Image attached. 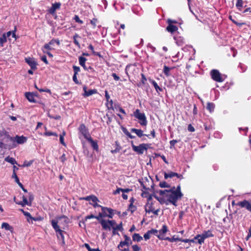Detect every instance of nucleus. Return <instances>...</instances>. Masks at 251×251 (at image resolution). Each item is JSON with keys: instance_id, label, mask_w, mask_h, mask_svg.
Here are the masks:
<instances>
[{"instance_id": "c85d7f7f", "label": "nucleus", "mask_w": 251, "mask_h": 251, "mask_svg": "<svg viewBox=\"0 0 251 251\" xmlns=\"http://www.w3.org/2000/svg\"><path fill=\"white\" fill-rule=\"evenodd\" d=\"M91 200L94 202V203H90V204L93 205L94 207L100 206V205L98 204V202L99 201L96 196L92 195Z\"/></svg>"}, {"instance_id": "864d4df0", "label": "nucleus", "mask_w": 251, "mask_h": 251, "mask_svg": "<svg viewBox=\"0 0 251 251\" xmlns=\"http://www.w3.org/2000/svg\"><path fill=\"white\" fill-rule=\"evenodd\" d=\"M33 162V160H30L29 161H25L23 165V167H29L30 166Z\"/></svg>"}, {"instance_id": "5fc2aeb1", "label": "nucleus", "mask_w": 251, "mask_h": 251, "mask_svg": "<svg viewBox=\"0 0 251 251\" xmlns=\"http://www.w3.org/2000/svg\"><path fill=\"white\" fill-rule=\"evenodd\" d=\"M98 22V20L96 18H93L91 20L90 23L93 25V27L95 28L96 26V23Z\"/></svg>"}, {"instance_id": "aec40b11", "label": "nucleus", "mask_w": 251, "mask_h": 251, "mask_svg": "<svg viewBox=\"0 0 251 251\" xmlns=\"http://www.w3.org/2000/svg\"><path fill=\"white\" fill-rule=\"evenodd\" d=\"M79 64L85 70L88 71V68L85 65V62L87 61V59L83 56H79L78 58ZM89 69H92L91 67H89Z\"/></svg>"}, {"instance_id": "20e7f679", "label": "nucleus", "mask_w": 251, "mask_h": 251, "mask_svg": "<svg viewBox=\"0 0 251 251\" xmlns=\"http://www.w3.org/2000/svg\"><path fill=\"white\" fill-rule=\"evenodd\" d=\"M214 235L212 234L211 230H204L201 234H197L195 236V239H198V243L201 245L204 243L206 238L212 237Z\"/></svg>"}, {"instance_id": "f704fd0d", "label": "nucleus", "mask_w": 251, "mask_h": 251, "mask_svg": "<svg viewBox=\"0 0 251 251\" xmlns=\"http://www.w3.org/2000/svg\"><path fill=\"white\" fill-rule=\"evenodd\" d=\"M77 38H80V36L78 34L75 33L73 36L74 43L77 47L80 48V45L79 43L77 41Z\"/></svg>"}, {"instance_id": "393cba45", "label": "nucleus", "mask_w": 251, "mask_h": 251, "mask_svg": "<svg viewBox=\"0 0 251 251\" xmlns=\"http://www.w3.org/2000/svg\"><path fill=\"white\" fill-rule=\"evenodd\" d=\"M25 97L30 102H35V96L34 94L30 92H26L25 93Z\"/></svg>"}, {"instance_id": "ea45409f", "label": "nucleus", "mask_w": 251, "mask_h": 251, "mask_svg": "<svg viewBox=\"0 0 251 251\" xmlns=\"http://www.w3.org/2000/svg\"><path fill=\"white\" fill-rule=\"evenodd\" d=\"M7 41V38L6 36V34L5 33L3 34L0 37V46L2 47L3 44Z\"/></svg>"}, {"instance_id": "8fccbe9b", "label": "nucleus", "mask_w": 251, "mask_h": 251, "mask_svg": "<svg viewBox=\"0 0 251 251\" xmlns=\"http://www.w3.org/2000/svg\"><path fill=\"white\" fill-rule=\"evenodd\" d=\"M108 222L110 224V225H111V229L113 227H115L117 226L116 222L115 220H108Z\"/></svg>"}, {"instance_id": "7c9ffc66", "label": "nucleus", "mask_w": 251, "mask_h": 251, "mask_svg": "<svg viewBox=\"0 0 251 251\" xmlns=\"http://www.w3.org/2000/svg\"><path fill=\"white\" fill-rule=\"evenodd\" d=\"M1 227L4 228L6 230H9L11 232L13 231V227L10 226L9 224L7 223H3L1 224Z\"/></svg>"}, {"instance_id": "4468645a", "label": "nucleus", "mask_w": 251, "mask_h": 251, "mask_svg": "<svg viewBox=\"0 0 251 251\" xmlns=\"http://www.w3.org/2000/svg\"><path fill=\"white\" fill-rule=\"evenodd\" d=\"M125 241H121L120 244L118 246V248L120 250V248H123L124 246L126 245L128 246L129 245L132 244V242L130 237L125 234L124 235Z\"/></svg>"}, {"instance_id": "7ed1b4c3", "label": "nucleus", "mask_w": 251, "mask_h": 251, "mask_svg": "<svg viewBox=\"0 0 251 251\" xmlns=\"http://www.w3.org/2000/svg\"><path fill=\"white\" fill-rule=\"evenodd\" d=\"M133 116L139 120V123L142 126H146L148 124L147 118L144 113H141L139 109H137L133 112Z\"/></svg>"}, {"instance_id": "13d9d810", "label": "nucleus", "mask_w": 251, "mask_h": 251, "mask_svg": "<svg viewBox=\"0 0 251 251\" xmlns=\"http://www.w3.org/2000/svg\"><path fill=\"white\" fill-rule=\"evenodd\" d=\"M204 129L206 131L210 130H212L213 129V126H212L211 125H207L204 124Z\"/></svg>"}, {"instance_id": "c9c22d12", "label": "nucleus", "mask_w": 251, "mask_h": 251, "mask_svg": "<svg viewBox=\"0 0 251 251\" xmlns=\"http://www.w3.org/2000/svg\"><path fill=\"white\" fill-rule=\"evenodd\" d=\"M165 240H168L170 242H176V241H180V240H181V238H178V237L176 238L175 236L174 235L173 236V237H172V238H170L169 237H166Z\"/></svg>"}, {"instance_id": "774afa93", "label": "nucleus", "mask_w": 251, "mask_h": 251, "mask_svg": "<svg viewBox=\"0 0 251 251\" xmlns=\"http://www.w3.org/2000/svg\"><path fill=\"white\" fill-rule=\"evenodd\" d=\"M150 235H151V234H150V233L149 232V230H148V231L146 233H145V234H144V237L145 239L146 240H147L149 239L150 238V237H151Z\"/></svg>"}, {"instance_id": "a19ab883", "label": "nucleus", "mask_w": 251, "mask_h": 251, "mask_svg": "<svg viewBox=\"0 0 251 251\" xmlns=\"http://www.w3.org/2000/svg\"><path fill=\"white\" fill-rule=\"evenodd\" d=\"M122 130L124 132V133L130 139H134L135 138V136L133 135H132L127 130V129L125 127L122 128Z\"/></svg>"}, {"instance_id": "4d7b16f0", "label": "nucleus", "mask_w": 251, "mask_h": 251, "mask_svg": "<svg viewBox=\"0 0 251 251\" xmlns=\"http://www.w3.org/2000/svg\"><path fill=\"white\" fill-rule=\"evenodd\" d=\"M178 141L176 140H173L170 141V148H174L175 145L176 143H177Z\"/></svg>"}, {"instance_id": "9d476101", "label": "nucleus", "mask_w": 251, "mask_h": 251, "mask_svg": "<svg viewBox=\"0 0 251 251\" xmlns=\"http://www.w3.org/2000/svg\"><path fill=\"white\" fill-rule=\"evenodd\" d=\"M55 43H56L58 46L60 45L59 40L58 39H52L48 43L45 44L43 48L47 50H54V49L51 46H53Z\"/></svg>"}, {"instance_id": "f3484780", "label": "nucleus", "mask_w": 251, "mask_h": 251, "mask_svg": "<svg viewBox=\"0 0 251 251\" xmlns=\"http://www.w3.org/2000/svg\"><path fill=\"white\" fill-rule=\"evenodd\" d=\"M100 224L103 229L109 231L111 230V225H110V224L108 222V220L101 219L100 221Z\"/></svg>"}, {"instance_id": "603ef678", "label": "nucleus", "mask_w": 251, "mask_h": 251, "mask_svg": "<svg viewBox=\"0 0 251 251\" xmlns=\"http://www.w3.org/2000/svg\"><path fill=\"white\" fill-rule=\"evenodd\" d=\"M12 177L15 179V181L17 182V184L20 182L16 173L12 174Z\"/></svg>"}, {"instance_id": "052dcab7", "label": "nucleus", "mask_w": 251, "mask_h": 251, "mask_svg": "<svg viewBox=\"0 0 251 251\" xmlns=\"http://www.w3.org/2000/svg\"><path fill=\"white\" fill-rule=\"evenodd\" d=\"M42 51L44 53L47 54L49 57H53V55L50 52V50H47L44 49V48H42Z\"/></svg>"}, {"instance_id": "39448f33", "label": "nucleus", "mask_w": 251, "mask_h": 251, "mask_svg": "<svg viewBox=\"0 0 251 251\" xmlns=\"http://www.w3.org/2000/svg\"><path fill=\"white\" fill-rule=\"evenodd\" d=\"M131 147L135 152L138 154H142L144 151H147L148 149L149 145L148 144L142 143L136 146L133 144V141H131Z\"/></svg>"}, {"instance_id": "dca6fc26", "label": "nucleus", "mask_w": 251, "mask_h": 251, "mask_svg": "<svg viewBox=\"0 0 251 251\" xmlns=\"http://www.w3.org/2000/svg\"><path fill=\"white\" fill-rule=\"evenodd\" d=\"M135 201V199L133 197L131 198L129 201L130 203L128 206L127 210L130 211L131 213H133L137 209V207L133 204Z\"/></svg>"}, {"instance_id": "6e6d98bb", "label": "nucleus", "mask_w": 251, "mask_h": 251, "mask_svg": "<svg viewBox=\"0 0 251 251\" xmlns=\"http://www.w3.org/2000/svg\"><path fill=\"white\" fill-rule=\"evenodd\" d=\"M133 251H140L141 250V247L137 245H134L132 246Z\"/></svg>"}, {"instance_id": "e433bc0d", "label": "nucleus", "mask_w": 251, "mask_h": 251, "mask_svg": "<svg viewBox=\"0 0 251 251\" xmlns=\"http://www.w3.org/2000/svg\"><path fill=\"white\" fill-rule=\"evenodd\" d=\"M236 6L239 11H241L243 7V0H236Z\"/></svg>"}, {"instance_id": "cd10ccee", "label": "nucleus", "mask_w": 251, "mask_h": 251, "mask_svg": "<svg viewBox=\"0 0 251 251\" xmlns=\"http://www.w3.org/2000/svg\"><path fill=\"white\" fill-rule=\"evenodd\" d=\"M174 68V67L170 68V67L167 66L166 65H164L163 67V72L164 74H165V75L167 77H168L171 75V74H170L171 70H172Z\"/></svg>"}, {"instance_id": "f8f14e48", "label": "nucleus", "mask_w": 251, "mask_h": 251, "mask_svg": "<svg viewBox=\"0 0 251 251\" xmlns=\"http://www.w3.org/2000/svg\"><path fill=\"white\" fill-rule=\"evenodd\" d=\"M25 61L30 67L32 70H35L37 69V63L33 58H25Z\"/></svg>"}, {"instance_id": "ddd939ff", "label": "nucleus", "mask_w": 251, "mask_h": 251, "mask_svg": "<svg viewBox=\"0 0 251 251\" xmlns=\"http://www.w3.org/2000/svg\"><path fill=\"white\" fill-rule=\"evenodd\" d=\"M168 231V227L166 225H164L162 226V228L158 231V235H156V236L160 240H165L166 237H165L164 234Z\"/></svg>"}, {"instance_id": "2f4dec72", "label": "nucleus", "mask_w": 251, "mask_h": 251, "mask_svg": "<svg viewBox=\"0 0 251 251\" xmlns=\"http://www.w3.org/2000/svg\"><path fill=\"white\" fill-rule=\"evenodd\" d=\"M143 239V237L138 233H134L132 235V240L134 241L140 242Z\"/></svg>"}, {"instance_id": "a878e982", "label": "nucleus", "mask_w": 251, "mask_h": 251, "mask_svg": "<svg viewBox=\"0 0 251 251\" xmlns=\"http://www.w3.org/2000/svg\"><path fill=\"white\" fill-rule=\"evenodd\" d=\"M149 81L150 83H151L154 87V88L157 93H159V91H163V89L158 85L157 83L156 82L155 80L151 79H149Z\"/></svg>"}, {"instance_id": "4be33fe9", "label": "nucleus", "mask_w": 251, "mask_h": 251, "mask_svg": "<svg viewBox=\"0 0 251 251\" xmlns=\"http://www.w3.org/2000/svg\"><path fill=\"white\" fill-rule=\"evenodd\" d=\"M130 130L131 132L135 133L139 137H141L143 136L149 137V135L143 134V131L140 129L132 128Z\"/></svg>"}, {"instance_id": "09e8293b", "label": "nucleus", "mask_w": 251, "mask_h": 251, "mask_svg": "<svg viewBox=\"0 0 251 251\" xmlns=\"http://www.w3.org/2000/svg\"><path fill=\"white\" fill-rule=\"evenodd\" d=\"M73 19L76 23H78L80 24H82L83 23V22L79 19L78 15H75Z\"/></svg>"}, {"instance_id": "72a5a7b5", "label": "nucleus", "mask_w": 251, "mask_h": 251, "mask_svg": "<svg viewBox=\"0 0 251 251\" xmlns=\"http://www.w3.org/2000/svg\"><path fill=\"white\" fill-rule=\"evenodd\" d=\"M215 108V105L212 102H208L206 105V109L210 112L214 111Z\"/></svg>"}, {"instance_id": "338daca9", "label": "nucleus", "mask_w": 251, "mask_h": 251, "mask_svg": "<svg viewBox=\"0 0 251 251\" xmlns=\"http://www.w3.org/2000/svg\"><path fill=\"white\" fill-rule=\"evenodd\" d=\"M24 215L27 217V221L28 222H29V219H31V218H32V216L31 215L30 213H29L28 212L26 211L25 213H24Z\"/></svg>"}, {"instance_id": "f03ea898", "label": "nucleus", "mask_w": 251, "mask_h": 251, "mask_svg": "<svg viewBox=\"0 0 251 251\" xmlns=\"http://www.w3.org/2000/svg\"><path fill=\"white\" fill-rule=\"evenodd\" d=\"M61 219H64V221L65 223H68V218L65 215H62L61 216L57 217V221L55 220H52L51 221V224L53 228L54 229L55 231L57 234V238L60 239V238L61 240H62V243L65 244V238L63 235V233L65 232V231H63V230H61L59 226L58 225V220Z\"/></svg>"}, {"instance_id": "58836bf2", "label": "nucleus", "mask_w": 251, "mask_h": 251, "mask_svg": "<svg viewBox=\"0 0 251 251\" xmlns=\"http://www.w3.org/2000/svg\"><path fill=\"white\" fill-rule=\"evenodd\" d=\"M144 195H145V197L147 198V202H151L152 201V196L151 195H150L148 192H144L142 194V196L143 197Z\"/></svg>"}, {"instance_id": "69168bd1", "label": "nucleus", "mask_w": 251, "mask_h": 251, "mask_svg": "<svg viewBox=\"0 0 251 251\" xmlns=\"http://www.w3.org/2000/svg\"><path fill=\"white\" fill-rule=\"evenodd\" d=\"M150 234H154L156 236V235H158V231L155 229H152L151 230H149Z\"/></svg>"}, {"instance_id": "473e14b6", "label": "nucleus", "mask_w": 251, "mask_h": 251, "mask_svg": "<svg viewBox=\"0 0 251 251\" xmlns=\"http://www.w3.org/2000/svg\"><path fill=\"white\" fill-rule=\"evenodd\" d=\"M4 160L12 165L17 164V162L16 160L14 158L11 157L9 156L5 157Z\"/></svg>"}, {"instance_id": "1a4fd4ad", "label": "nucleus", "mask_w": 251, "mask_h": 251, "mask_svg": "<svg viewBox=\"0 0 251 251\" xmlns=\"http://www.w3.org/2000/svg\"><path fill=\"white\" fill-rule=\"evenodd\" d=\"M236 205L241 208H245L248 211L251 212V201L244 200L242 201H238Z\"/></svg>"}, {"instance_id": "412c9836", "label": "nucleus", "mask_w": 251, "mask_h": 251, "mask_svg": "<svg viewBox=\"0 0 251 251\" xmlns=\"http://www.w3.org/2000/svg\"><path fill=\"white\" fill-rule=\"evenodd\" d=\"M86 140H88L91 143V146L94 149V150L98 151L99 146L97 141L93 140L91 136L89 137Z\"/></svg>"}, {"instance_id": "bf43d9fd", "label": "nucleus", "mask_w": 251, "mask_h": 251, "mask_svg": "<svg viewBox=\"0 0 251 251\" xmlns=\"http://www.w3.org/2000/svg\"><path fill=\"white\" fill-rule=\"evenodd\" d=\"M115 228L118 229V230L119 231H122L123 230V224H122V223L121 222L120 224H119V225H117V226H116Z\"/></svg>"}, {"instance_id": "37998d69", "label": "nucleus", "mask_w": 251, "mask_h": 251, "mask_svg": "<svg viewBox=\"0 0 251 251\" xmlns=\"http://www.w3.org/2000/svg\"><path fill=\"white\" fill-rule=\"evenodd\" d=\"M44 134L46 136H54L55 137L58 136V134L55 132H51L50 131H47L44 133Z\"/></svg>"}, {"instance_id": "6e6552de", "label": "nucleus", "mask_w": 251, "mask_h": 251, "mask_svg": "<svg viewBox=\"0 0 251 251\" xmlns=\"http://www.w3.org/2000/svg\"><path fill=\"white\" fill-rule=\"evenodd\" d=\"M11 141L16 142L18 144H23L27 141V137L22 135L21 136L16 135L15 137L9 136L8 137Z\"/></svg>"}, {"instance_id": "6ab92c4d", "label": "nucleus", "mask_w": 251, "mask_h": 251, "mask_svg": "<svg viewBox=\"0 0 251 251\" xmlns=\"http://www.w3.org/2000/svg\"><path fill=\"white\" fill-rule=\"evenodd\" d=\"M155 202L151 201V202H147L145 205V211L147 213H151V211H153V210L154 209V207L153 206Z\"/></svg>"}, {"instance_id": "c756f323", "label": "nucleus", "mask_w": 251, "mask_h": 251, "mask_svg": "<svg viewBox=\"0 0 251 251\" xmlns=\"http://www.w3.org/2000/svg\"><path fill=\"white\" fill-rule=\"evenodd\" d=\"M177 176V173L171 171L169 172L168 173H167L166 172L164 173V178L166 179H168V178H172Z\"/></svg>"}, {"instance_id": "9b49d317", "label": "nucleus", "mask_w": 251, "mask_h": 251, "mask_svg": "<svg viewBox=\"0 0 251 251\" xmlns=\"http://www.w3.org/2000/svg\"><path fill=\"white\" fill-rule=\"evenodd\" d=\"M78 129L86 139L91 136L87 128L86 127L84 124H81L79 127Z\"/></svg>"}, {"instance_id": "f257e3e1", "label": "nucleus", "mask_w": 251, "mask_h": 251, "mask_svg": "<svg viewBox=\"0 0 251 251\" xmlns=\"http://www.w3.org/2000/svg\"><path fill=\"white\" fill-rule=\"evenodd\" d=\"M175 187L173 186L169 190H160L158 192L160 196H164L167 198V200L170 203L174 206H177V201L178 200H180L182 197L174 191Z\"/></svg>"}, {"instance_id": "680f3d73", "label": "nucleus", "mask_w": 251, "mask_h": 251, "mask_svg": "<svg viewBox=\"0 0 251 251\" xmlns=\"http://www.w3.org/2000/svg\"><path fill=\"white\" fill-rule=\"evenodd\" d=\"M60 161L63 163H64L66 160H67V158L66 157V154L65 153H63L61 156V157H60Z\"/></svg>"}, {"instance_id": "a211bd4d", "label": "nucleus", "mask_w": 251, "mask_h": 251, "mask_svg": "<svg viewBox=\"0 0 251 251\" xmlns=\"http://www.w3.org/2000/svg\"><path fill=\"white\" fill-rule=\"evenodd\" d=\"M174 38L176 44L179 46H182L185 44V39L182 37L176 36Z\"/></svg>"}, {"instance_id": "b1692460", "label": "nucleus", "mask_w": 251, "mask_h": 251, "mask_svg": "<svg viewBox=\"0 0 251 251\" xmlns=\"http://www.w3.org/2000/svg\"><path fill=\"white\" fill-rule=\"evenodd\" d=\"M83 89L84 92L83 96L85 97L92 95L93 94L96 93V90H95L91 89V90H89L87 91V88L86 86H84L83 88Z\"/></svg>"}, {"instance_id": "de8ad7c7", "label": "nucleus", "mask_w": 251, "mask_h": 251, "mask_svg": "<svg viewBox=\"0 0 251 251\" xmlns=\"http://www.w3.org/2000/svg\"><path fill=\"white\" fill-rule=\"evenodd\" d=\"M106 214H104L101 213H99V215L98 216H95V218L97 219L98 221L100 222V221L102 219V218L105 217Z\"/></svg>"}, {"instance_id": "0eeeda50", "label": "nucleus", "mask_w": 251, "mask_h": 251, "mask_svg": "<svg viewBox=\"0 0 251 251\" xmlns=\"http://www.w3.org/2000/svg\"><path fill=\"white\" fill-rule=\"evenodd\" d=\"M28 195L29 201H28L26 197L23 196L22 197L23 201L17 202V204L21 205L23 207H24L25 205L31 206L32 204V202L34 200V196L32 193L30 192L28 193Z\"/></svg>"}, {"instance_id": "2eb2a0df", "label": "nucleus", "mask_w": 251, "mask_h": 251, "mask_svg": "<svg viewBox=\"0 0 251 251\" xmlns=\"http://www.w3.org/2000/svg\"><path fill=\"white\" fill-rule=\"evenodd\" d=\"M61 3L60 2H56L52 4L51 7L49 9V12L51 14H53L56 10L60 9Z\"/></svg>"}, {"instance_id": "49530a36", "label": "nucleus", "mask_w": 251, "mask_h": 251, "mask_svg": "<svg viewBox=\"0 0 251 251\" xmlns=\"http://www.w3.org/2000/svg\"><path fill=\"white\" fill-rule=\"evenodd\" d=\"M106 106L109 109H114L113 107V101L112 100H109L108 101H107Z\"/></svg>"}, {"instance_id": "a18cd8bd", "label": "nucleus", "mask_w": 251, "mask_h": 251, "mask_svg": "<svg viewBox=\"0 0 251 251\" xmlns=\"http://www.w3.org/2000/svg\"><path fill=\"white\" fill-rule=\"evenodd\" d=\"M159 186L161 188H169L170 186L165 181H161L159 183Z\"/></svg>"}, {"instance_id": "bb28decb", "label": "nucleus", "mask_w": 251, "mask_h": 251, "mask_svg": "<svg viewBox=\"0 0 251 251\" xmlns=\"http://www.w3.org/2000/svg\"><path fill=\"white\" fill-rule=\"evenodd\" d=\"M102 209L104 210H107V211L108 213V214H106V217H108L109 218H113V215H114V210L108 207H102Z\"/></svg>"}, {"instance_id": "c03bdc74", "label": "nucleus", "mask_w": 251, "mask_h": 251, "mask_svg": "<svg viewBox=\"0 0 251 251\" xmlns=\"http://www.w3.org/2000/svg\"><path fill=\"white\" fill-rule=\"evenodd\" d=\"M174 191L180 195L181 197L183 196V194L181 192V187L180 185H178L176 188L175 187V189H174Z\"/></svg>"}, {"instance_id": "e2e57ef3", "label": "nucleus", "mask_w": 251, "mask_h": 251, "mask_svg": "<svg viewBox=\"0 0 251 251\" xmlns=\"http://www.w3.org/2000/svg\"><path fill=\"white\" fill-rule=\"evenodd\" d=\"M73 80L75 84H79V82L77 78V75L74 74V75L73 76Z\"/></svg>"}, {"instance_id": "0e129e2a", "label": "nucleus", "mask_w": 251, "mask_h": 251, "mask_svg": "<svg viewBox=\"0 0 251 251\" xmlns=\"http://www.w3.org/2000/svg\"><path fill=\"white\" fill-rule=\"evenodd\" d=\"M188 130L192 132L195 131V129L191 124H189L188 126Z\"/></svg>"}, {"instance_id": "3c124183", "label": "nucleus", "mask_w": 251, "mask_h": 251, "mask_svg": "<svg viewBox=\"0 0 251 251\" xmlns=\"http://www.w3.org/2000/svg\"><path fill=\"white\" fill-rule=\"evenodd\" d=\"M73 68L74 72V74L77 75L78 73L80 71V68L74 65L73 66Z\"/></svg>"}, {"instance_id": "4c0bfd02", "label": "nucleus", "mask_w": 251, "mask_h": 251, "mask_svg": "<svg viewBox=\"0 0 251 251\" xmlns=\"http://www.w3.org/2000/svg\"><path fill=\"white\" fill-rule=\"evenodd\" d=\"M147 81V78L143 74H141V82L139 84H138V86L140 87L142 85H144L146 84V82Z\"/></svg>"}, {"instance_id": "79ce46f5", "label": "nucleus", "mask_w": 251, "mask_h": 251, "mask_svg": "<svg viewBox=\"0 0 251 251\" xmlns=\"http://www.w3.org/2000/svg\"><path fill=\"white\" fill-rule=\"evenodd\" d=\"M228 18L230 20H231L232 22V23H233L235 25H236L237 26H241L242 25L245 24V23H240L237 22L235 20V19L233 18L232 16L231 15L229 16Z\"/></svg>"}, {"instance_id": "5701e85b", "label": "nucleus", "mask_w": 251, "mask_h": 251, "mask_svg": "<svg viewBox=\"0 0 251 251\" xmlns=\"http://www.w3.org/2000/svg\"><path fill=\"white\" fill-rule=\"evenodd\" d=\"M166 30L171 33L176 31L178 30V27L173 24H168V25L166 27Z\"/></svg>"}, {"instance_id": "423d86ee", "label": "nucleus", "mask_w": 251, "mask_h": 251, "mask_svg": "<svg viewBox=\"0 0 251 251\" xmlns=\"http://www.w3.org/2000/svg\"><path fill=\"white\" fill-rule=\"evenodd\" d=\"M211 78L218 82H222L224 81V79L222 77L221 74L219 72L218 70L213 69L210 71V73Z\"/></svg>"}]
</instances>
